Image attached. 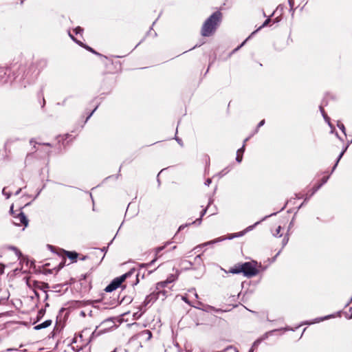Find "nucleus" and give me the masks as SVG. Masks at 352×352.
<instances>
[{
  "mask_svg": "<svg viewBox=\"0 0 352 352\" xmlns=\"http://www.w3.org/2000/svg\"><path fill=\"white\" fill-rule=\"evenodd\" d=\"M21 191V188H19L18 190L16 191L14 195H18L20 193Z\"/></svg>",
  "mask_w": 352,
  "mask_h": 352,
  "instance_id": "39",
  "label": "nucleus"
},
{
  "mask_svg": "<svg viewBox=\"0 0 352 352\" xmlns=\"http://www.w3.org/2000/svg\"><path fill=\"white\" fill-rule=\"evenodd\" d=\"M2 193L6 196V199L10 198V193L6 192V188H4L3 189V190H2Z\"/></svg>",
  "mask_w": 352,
  "mask_h": 352,
  "instance_id": "25",
  "label": "nucleus"
},
{
  "mask_svg": "<svg viewBox=\"0 0 352 352\" xmlns=\"http://www.w3.org/2000/svg\"><path fill=\"white\" fill-rule=\"evenodd\" d=\"M337 126L342 131V133L346 135V131H345V127H344V124L341 122L338 121Z\"/></svg>",
  "mask_w": 352,
  "mask_h": 352,
  "instance_id": "22",
  "label": "nucleus"
},
{
  "mask_svg": "<svg viewBox=\"0 0 352 352\" xmlns=\"http://www.w3.org/2000/svg\"><path fill=\"white\" fill-rule=\"evenodd\" d=\"M330 316H326L324 319L329 318Z\"/></svg>",
  "mask_w": 352,
  "mask_h": 352,
  "instance_id": "49",
  "label": "nucleus"
},
{
  "mask_svg": "<svg viewBox=\"0 0 352 352\" xmlns=\"http://www.w3.org/2000/svg\"><path fill=\"white\" fill-rule=\"evenodd\" d=\"M221 19V13L219 11L214 12L204 22L201 28V35L204 36H210L216 30Z\"/></svg>",
  "mask_w": 352,
  "mask_h": 352,
  "instance_id": "1",
  "label": "nucleus"
},
{
  "mask_svg": "<svg viewBox=\"0 0 352 352\" xmlns=\"http://www.w3.org/2000/svg\"><path fill=\"white\" fill-rule=\"evenodd\" d=\"M352 318V314L348 317L349 319H351Z\"/></svg>",
  "mask_w": 352,
  "mask_h": 352,
  "instance_id": "45",
  "label": "nucleus"
},
{
  "mask_svg": "<svg viewBox=\"0 0 352 352\" xmlns=\"http://www.w3.org/2000/svg\"><path fill=\"white\" fill-rule=\"evenodd\" d=\"M232 349V346H228V347H227V348L226 349V350H228V349Z\"/></svg>",
  "mask_w": 352,
  "mask_h": 352,
  "instance_id": "42",
  "label": "nucleus"
},
{
  "mask_svg": "<svg viewBox=\"0 0 352 352\" xmlns=\"http://www.w3.org/2000/svg\"><path fill=\"white\" fill-rule=\"evenodd\" d=\"M289 3L291 8H292L294 6L293 0H289Z\"/></svg>",
  "mask_w": 352,
  "mask_h": 352,
  "instance_id": "38",
  "label": "nucleus"
},
{
  "mask_svg": "<svg viewBox=\"0 0 352 352\" xmlns=\"http://www.w3.org/2000/svg\"><path fill=\"white\" fill-rule=\"evenodd\" d=\"M30 142V144H32L33 143V140H31Z\"/></svg>",
  "mask_w": 352,
  "mask_h": 352,
  "instance_id": "47",
  "label": "nucleus"
},
{
  "mask_svg": "<svg viewBox=\"0 0 352 352\" xmlns=\"http://www.w3.org/2000/svg\"><path fill=\"white\" fill-rule=\"evenodd\" d=\"M200 258H201V255H200V254L197 255V256L195 257V260L200 259Z\"/></svg>",
  "mask_w": 352,
  "mask_h": 352,
  "instance_id": "41",
  "label": "nucleus"
},
{
  "mask_svg": "<svg viewBox=\"0 0 352 352\" xmlns=\"http://www.w3.org/2000/svg\"><path fill=\"white\" fill-rule=\"evenodd\" d=\"M190 223H189V225H190ZM188 226V224H185V225H182V226H179V228L178 231L182 230V229H184V228H186V226Z\"/></svg>",
  "mask_w": 352,
  "mask_h": 352,
  "instance_id": "31",
  "label": "nucleus"
},
{
  "mask_svg": "<svg viewBox=\"0 0 352 352\" xmlns=\"http://www.w3.org/2000/svg\"><path fill=\"white\" fill-rule=\"evenodd\" d=\"M111 352H116V349H115L113 351Z\"/></svg>",
  "mask_w": 352,
  "mask_h": 352,
  "instance_id": "50",
  "label": "nucleus"
},
{
  "mask_svg": "<svg viewBox=\"0 0 352 352\" xmlns=\"http://www.w3.org/2000/svg\"><path fill=\"white\" fill-rule=\"evenodd\" d=\"M349 144H347V145H346V146L343 148L342 151V152L340 153V154L339 155V156H338V159H337L336 163V164L334 165V166L333 167L332 171H333V170L336 169V166H337V165H338V164L339 161L340 160V159H341V158H342V157L343 156L344 153H345V151H346V149H347V148H348V146H349Z\"/></svg>",
  "mask_w": 352,
  "mask_h": 352,
  "instance_id": "14",
  "label": "nucleus"
},
{
  "mask_svg": "<svg viewBox=\"0 0 352 352\" xmlns=\"http://www.w3.org/2000/svg\"><path fill=\"white\" fill-rule=\"evenodd\" d=\"M235 352H239L236 349H234Z\"/></svg>",
  "mask_w": 352,
  "mask_h": 352,
  "instance_id": "53",
  "label": "nucleus"
},
{
  "mask_svg": "<svg viewBox=\"0 0 352 352\" xmlns=\"http://www.w3.org/2000/svg\"><path fill=\"white\" fill-rule=\"evenodd\" d=\"M289 241L288 236H285L283 239V245L285 246Z\"/></svg>",
  "mask_w": 352,
  "mask_h": 352,
  "instance_id": "26",
  "label": "nucleus"
},
{
  "mask_svg": "<svg viewBox=\"0 0 352 352\" xmlns=\"http://www.w3.org/2000/svg\"><path fill=\"white\" fill-rule=\"evenodd\" d=\"M39 314H43V311H39Z\"/></svg>",
  "mask_w": 352,
  "mask_h": 352,
  "instance_id": "52",
  "label": "nucleus"
},
{
  "mask_svg": "<svg viewBox=\"0 0 352 352\" xmlns=\"http://www.w3.org/2000/svg\"><path fill=\"white\" fill-rule=\"evenodd\" d=\"M259 223H260L259 221H258V222L255 223L254 226H250L248 227L245 231H243V232H239V233H236V234H234L233 235H232L231 236H230L228 239H233V238H234V237H236V236H243V234H244L245 232L249 231V230H252V228H253L256 225L258 224Z\"/></svg>",
  "mask_w": 352,
  "mask_h": 352,
  "instance_id": "10",
  "label": "nucleus"
},
{
  "mask_svg": "<svg viewBox=\"0 0 352 352\" xmlns=\"http://www.w3.org/2000/svg\"><path fill=\"white\" fill-rule=\"evenodd\" d=\"M229 272L232 273V274L243 273V270H242L241 264H239L238 265H235L234 267L230 268L229 270Z\"/></svg>",
  "mask_w": 352,
  "mask_h": 352,
  "instance_id": "11",
  "label": "nucleus"
},
{
  "mask_svg": "<svg viewBox=\"0 0 352 352\" xmlns=\"http://www.w3.org/2000/svg\"><path fill=\"white\" fill-rule=\"evenodd\" d=\"M245 42H246V41H244L241 43V45L239 47H238L237 48H236V49H235V51H236V50H238L239 49V47H241V46H243V45L245 44Z\"/></svg>",
  "mask_w": 352,
  "mask_h": 352,
  "instance_id": "37",
  "label": "nucleus"
},
{
  "mask_svg": "<svg viewBox=\"0 0 352 352\" xmlns=\"http://www.w3.org/2000/svg\"><path fill=\"white\" fill-rule=\"evenodd\" d=\"M35 294H36V296H38L36 292H35Z\"/></svg>",
  "mask_w": 352,
  "mask_h": 352,
  "instance_id": "51",
  "label": "nucleus"
},
{
  "mask_svg": "<svg viewBox=\"0 0 352 352\" xmlns=\"http://www.w3.org/2000/svg\"><path fill=\"white\" fill-rule=\"evenodd\" d=\"M329 176L327 177H324L322 179V182L320 184H319L318 186L314 187V192L312 194H314L315 192H316L324 184H325L327 180L329 179Z\"/></svg>",
  "mask_w": 352,
  "mask_h": 352,
  "instance_id": "16",
  "label": "nucleus"
},
{
  "mask_svg": "<svg viewBox=\"0 0 352 352\" xmlns=\"http://www.w3.org/2000/svg\"><path fill=\"white\" fill-rule=\"evenodd\" d=\"M351 142H352V140H351Z\"/></svg>",
  "mask_w": 352,
  "mask_h": 352,
  "instance_id": "54",
  "label": "nucleus"
},
{
  "mask_svg": "<svg viewBox=\"0 0 352 352\" xmlns=\"http://www.w3.org/2000/svg\"><path fill=\"white\" fill-rule=\"evenodd\" d=\"M264 124H265V120H261V121L258 123L257 128H259V127L262 126Z\"/></svg>",
  "mask_w": 352,
  "mask_h": 352,
  "instance_id": "32",
  "label": "nucleus"
},
{
  "mask_svg": "<svg viewBox=\"0 0 352 352\" xmlns=\"http://www.w3.org/2000/svg\"><path fill=\"white\" fill-rule=\"evenodd\" d=\"M170 283V281H168V280H166V281H162V282H160L157 284V286H156V289L157 291H161L160 289L161 288H164L165 287H166V285Z\"/></svg>",
  "mask_w": 352,
  "mask_h": 352,
  "instance_id": "15",
  "label": "nucleus"
},
{
  "mask_svg": "<svg viewBox=\"0 0 352 352\" xmlns=\"http://www.w3.org/2000/svg\"><path fill=\"white\" fill-rule=\"evenodd\" d=\"M175 139H176L177 142H178L181 146H183V142H182V140H180V139H179V138H176Z\"/></svg>",
  "mask_w": 352,
  "mask_h": 352,
  "instance_id": "33",
  "label": "nucleus"
},
{
  "mask_svg": "<svg viewBox=\"0 0 352 352\" xmlns=\"http://www.w3.org/2000/svg\"><path fill=\"white\" fill-rule=\"evenodd\" d=\"M43 145L51 147V144L50 143H44V144H43Z\"/></svg>",
  "mask_w": 352,
  "mask_h": 352,
  "instance_id": "40",
  "label": "nucleus"
},
{
  "mask_svg": "<svg viewBox=\"0 0 352 352\" xmlns=\"http://www.w3.org/2000/svg\"><path fill=\"white\" fill-rule=\"evenodd\" d=\"M170 243V242H166L164 245L160 246V247H158V248H157L155 249V256H156V257L153 261H151V263L149 264L150 265H153L155 262V261L157 260L158 254L161 251H162Z\"/></svg>",
  "mask_w": 352,
  "mask_h": 352,
  "instance_id": "9",
  "label": "nucleus"
},
{
  "mask_svg": "<svg viewBox=\"0 0 352 352\" xmlns=\"http://www.w3.org/2000/svg\"><path fill=\"white\" fill-rule=\"evenodd\" d=\"M244 147H245V144H243L242 148H239L236 152V160L239 163H240L242 161V155H243V153L244 151Z\"/></svg>",
  "mask_w": 352,
  "mask_h": 352,
  "instance_id": "12",
  "label": "nucleus"
},
{
  "mask_svg": "<svg viewBox=\"0 0 352 352\" xmlns=\"http://www.w3.org/2000/svg\"><path fill=\"white\" fill-rule=\"evenodd\" d=\"M134 273V270H132L124 274L114 278L111 283L107 285L105 288V292H111L118 288L122 283L128 277L131 276Z\"/></svg>",
  "mask_w": 352,
  "mask_h": 352,
  "instance_id": "2",
  "label": "nucleus"
},
{
  "mask_svg": "<svg viewBox=\"0 0 352 352\" xmlns=\"http://www.w3.org/2000/svg\"><path fill=\"white\" fill-rule=\"evenodd\" d=\"M182 300H183L184 302H186V303L189 304V302H188V299H187V298H186V297L183 296V297H182Z\"/></svg>",
  "mask_w": 352,
  "mask_h": 352,
  "instance_id": "34",
  "label": "nucleus"
},
{
  "mask_svg": "<svg viewBox=\"0 0 352 352\" xmlns=\"http://www.w3.org/2000/svg\"><path fill=\"white\" fill-rule=\"evenodd\" d=\"M270 21V19H266L265 21V22L263 23V24L258 29H261V28L266 26L269 23Z\"/></svg>",
  "mask_w": 352,
  "mask_h": 352,
  "instance_id": "27",
  "label": "nucleus"
},
{
  "mask_svg": "<svg viewBox=\"0 0 352 352\" xmlns=\"http://www.w3.org/2000/svg\"><path fill=\"white\" fill-rule=\"evenodd\" d=\"M51 324H52V320H47L45 322H42V323L35 326L34 327V329L35 330H40V329H42L47 328V327H50Z\"/></svg>",
  "mask_w": 352,
  "mask_h": 352,
  "instance_id": "8",
  "label": "nucleus"
},
{
  "mask_svg": "<svg viewBox=\"0 0 352 352\" xmlns=\"http://www.w3.org/2000/svg\"><path fill=\"white\" fill-rule=\"evenodd\" d=\"M97 107H96L93 111L89 115V116L87 117V120H88L91 116L92 114L94 113V112L96 111Z\"/></svg>",
  "mask_w": 352,
  "mask_h": 352,
  "instance_id": "35",
  "label": "nucleus"
},
{
  "mask_svg": "<svg viewBox=\"0 0 352 352\" xmlns=\"http://www.w3.org/2000/svg\"><path fill=\"white\" fill-rule=\"evenodd\" d=\"M280 230H281V226H278L276 230L272 232L273 235L274 236H281L282 234H280Z\"/></svg>",
  "mask_w": 352,
  "mask_h": 352,
  "instance_id": "20",
  "label": "nucleus"
},
{
  "mask_svg": "<svg viewBox=\"0 0 352 352\" xmlns=\"http://www.w3.org/2000/svg\"><path fill=\"white\" fill-rule=\"evenodd\" d=\"M162 296L163 298L166 297V292L165 291H157V292H153L148 295L144 301V306L148 305L151 302H155L158 298Z\"/></svg>",
  "mask_w": 352,
  "mask_h": 352,
  "instance_id": "5",
  "label": "nucleus"
},
{
  "mask_svg": "<svg viewBox=\"0 0 352 352\" xmlns=\"http://www.w3.org/2000/svg\"><path fill=\"white\" fill-rule=\"evenodd\" d=\"M261 341H262V339H258V340H255L252 344V348L250 349L249 352H253L254 349L258 346V344L261 343Z\"/></svg>",
  "mask_w": 352,
  "mask_h": 352,
  "instance_id": "19",
  "label": "nucleus"
},
{
  "mask_svg": "<svg viewBox=\"0 0 352 352\" xmlns=\"http://www.w3.org/2000/svg\"><path fill=\"white\" fill-rule=\"evenodd\" d=\"M248 138H246L244 141V142H246V141H248Z\"/></svg>",
  "mask_w": 352,
  "mask_h": 352,
  "instance_id": "48",
  "label": "nucleus"
},
{
  "mask_svg": "<svg viewBox=\"0 0 352 352\" xmlns=\"http://www.w3.org/2000/svg\"><path fill=\"white\" fill-rule=\"evenodd\" d=\"M69 36L71 37V38L76 43H78V45H80V46H83L85 49H87V50L90 51L91 52L95 54H97V55H100L98 53H97L94 50H93L91 47H89V46H87V45H84L82 43H81L80 41H77L72 34H71L70 32L69 31Z\"/></svg>",
  "mask_w": 352,
  "mask_h": 352,
  "instance_id": "6",
  "label": "nucleus"
},
{
  "mask_svg": "<svg viewBox=\"0 0 352 352\" xmlns=\"http://www.w3.org/2000/svg\"><path fill=\"white\" fill-rule=\"evenodd\" d=\"M206 209H204L201 212V216L199 218L197 219L195 221H194L193 222L191 223V224H195V223H198L199 225L201 223V217L206 214Z\"/></svg>",
  "mask_w": 352,
  "mask_h": 352,
  "instance_id": "17",
  "label": "nucleus"
},
{
  "mask_svg": "<svg viewBox=\"0 0 352 352\" xmlns=\"http://www.w3.org/2000/svg\"><path fill=\"white\" fill-rule=\"evenodd\" d=\"M47 297H48L47 294H45V299H47Z\"/></svg>",
  "mask_w": 352,
  "mask_h": 352,
  "instance_id": "46",
  "label": "nucleus"
},
{
  "mask_svg": "<svg viewBox=\"0 0 352 352\" xmlns=\"http://www.w3.org/2000/svg\"><path fill=\"white\" fill-rule=\"evenodd\" d=\"M211 182H212L211 179H206V181L205 182V185H206V186H208L211 184Z\"/></svg>",
  "mask_w": 352,
  "mask_h": 352,
  "instance_id": "30",
  "label": "nucleus"
},
{
  "mask_svg": "<svg viewBox=\"0 0 352 352\" xmlns=\"http://www.w3.org/2000/svg\"><path fill=\"white\" fill-rule=\"evenodd\" d=\"M142 335H145L146 336V340H149L152 337V333L149 330H144L142 332Z\"/></svg>",
  "mask_w": 352,
  "mask_h": 352,
  "instance_id": "21",
  "label": "nucleus"
},
{
  "mask_svg": "<svg viewBox=\"0 0 352 352\" xmlns=\"http://www.w3.org/2000/svg\"><path fill=\"white\" fill-rule=\"evenodd\" d=\"M225 239H226L224 237H219V238H217L216 239H214V240L208 241L206 243H203L201 245H199L197 247H195L194 250H197L198 248H200L201 247L206 246V245H208L214 244V243H216L217 242L222 241H223Z\"/></svg>",
  "mask_w": 352,
  "mask_h": 352,
  "instance_id": "7",
  "label": "nucleus"
},
{
  "mask_svg": "<svg viewBox=\"0 0 352 352\" xmlns=\"http://www.w3.org/2000/svg\"><path fill=\"white\" fill-rule=\"evenodd\" d=\"M192 292H193V294H194L195 297L196 298H198V294H197V292H195V289H192Z\"/></svg>",
  "mask_w": 352,
  "mask_h": 352,
  "instance_id": "36",
  "label": "nucleus"
},
{
  "mask_svg": "<svg viewBox=\"0 0 352 352\" xmlns=\"http://www.w3.org/2000/svg\"><path fill=\"white\" fill-rule=\"evenodd\" d=\"M10 250H12L19 258L22 256L21 252L16 247L11 246Z\"/></svg>",
  "mask_w": 352,
  "mask_h": 352,
  "instance_id": "23",
  "label": "nucleus"
},
{
  "mask_svg": "<svg viewBox=\"0 0 352 352\" xmlns=\"http://www.w3.org/2000/svg\"><path fill=\"white\" fill-rule=\"evenodd\" d=\"M65 254H66L67 256L73 261H76V260L78 257V254L75 252L67 251L65 252Z\"/></svg>",
  "mask_w": 352,
  "mask_h": 352,
  "instance_id": "13",
  "label": "nucleus"
},
{
  "mask_svg": "<svg viewBox=\"0 0 352 352\" xmlns=\"http://www.w3.org/2000/svg\"><path fill=\"white\" fill-rule=\"evenodd\" d=\"M13 208H14V206L12 205L11 207H10V214L12 215V217H14V215H16L17 214V213H16L14 211Z\"/></svg>",
  "mask_w": 352,
  "mask_h": 352,
  "instance_id": "28",
  "label": "nucleus"
},
{
  "mask_svg": "<svg viewBox=\"0 0 352 352\" xmlns=\"http://www.w3.org/2000/svg\"><path fill=\"white\" fill-rule=\"evenodd\" d=\"M257 263L255 261L245 262L241 264L243 274L246 277H253L258 274Z\"/></svg>",
  "mask_w": 352,
  "mask_h": 352,
  "instance_id": "3",
  "label": "nucleus"
},
{
  "mask_svg": "<svg viewBox=\"0 0 352 352\" xmlns=\"http://www.w3.org/2000/svg\"><path fill=\"white\" fill-rule=\"evenodd\" d=\"M13 217V223L17 226H23L24 227H27L28 225V219L25 214L21 211L19 213L14 215Z\"/></svg>",
  "mask_w": 352,
  "mask_h": 352,
  "instance_id": "4",
  "label": "nucleus"
},
{
  "mask_svg": "<svg viewBox=\"0 0 352 352\" xmlns=\"http://www.w3.org/2000/svg\"><path fill=\"white\" fill-rule=\"evenodd\" d=\"M323 320V319H318V320H316V322H320V321H321V320Z\"/></svg>",
  "mask_w": 352,
  "mask_h": 352,
  "instance_id": "44",
  "label": "nucleus"
},
{
  "mask_svg": "<svg viewBox=\"0 0 352 352\" xmlns=\"http://www.w3.org/2000/svg\"><path fill=\"white\" fill-rule=\"evenodd\" d=\"M4 267H5L4 265L0 264V274L3 273Z\"/></svg>",
  "mask_w": 352,
  "mask_h": 352,
  "instance_id": "29",
  "label": "nucleus"
},
{
  "mask_svg": "<svg viewBox=\"0 0 352 352\" xmlns=\"http://www.w3.org/2000/svg\"><path fill=\"white\" fill-rule=\"evenodd\" d=\"M320 111H321V113H322V116H323V117H324V118L325 121H326V122H327V123L329 124V125L332 128V125H331V124L330 123V119H329V117L325 114L324 109H322V107H320Z\"/></svg>",
  "mask_w": 352,
  "mask_h": 352,
  "instance_id": "18",
  "label": "nucleus"
},
{
  "mask_svg": "<svg viewBox=\"0 0 352 352\" xmlns=\"http://www.w3.org/2000/svg\"><path fill=\"white\" fill-rule=\"evenodd\" d=\"M45 288H48V285L47 284H45Z\"/></svg>",
  "mask_w": 352,
  "mask_h": 352,
  "instance_id": "43",
  "label": "nucleus"
},
{
  "mask_svg": "<svg viewBox=\"0 0 352 352\" xmlns=\"http://www.w3.org/2000/svg\"><path fill=\"white\" fill-rule=\"evenodd\" d=\"M76 34H81L83 31L82 28L80 27H77L74 30Z\"/></svg>",
  "mask_w": 352,
  "mask_h": 352,
  "instance_id": "24",
  "label": "nucleus"
}]
</instances>
